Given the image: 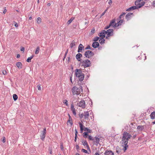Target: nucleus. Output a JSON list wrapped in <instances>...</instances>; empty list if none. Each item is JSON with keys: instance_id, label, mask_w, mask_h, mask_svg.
<instances>
[{"instance_id": "obj_1", "label": "nucleus", "mask_w": 155, "mask_h": 155, "mask_svg": "<svg viewBox=\"0 0 155 155\" xmlns=\"http://www.w3.org/2000/svg\"><path fill=\"white\" fill-rule=\"evenodd\" d=\"M113 30L112 29H109L105 31L104 30H102L101 32H100L99 34V36L101 38L99 40V42L101 44H102L104 43L105 40L104 38L105 37V34H107L106 38H108L110 36H112L113 35Z\"/></svg>"}, {"instance_id": "obj_2", "label": "nucleus", "mask_w": 155, "mask_h": 155, "mask_svg": "<svg viewBox=\"0 0 155 155\" xmlns=\"http://www.w3.org/2000/svg\"><path fill=\"white\" fill-rule=\"evenodd\" d=\"M132 137V136L129 133L126 132H124L123 134L122 138V145L124 147L123 149L124 152H125L127 150L128 145L127 144L128 141Z\"/></svg>"}, {"instance_id": "obj_3", "label": "nucleus", "mask_w": 155, "mask_h": 155, "mask_svg": "<svg viewBox=\"0 0 155 155\" xmlns=\"http://www.w3.org/2000/svg\"><path fill=\"white\" fill-rule=\"evenodd\" d=\"M145 2L143 1V0H139L136 1L135 2V5L136 6H134L131 7L132 10H134L138 8H140L143 6Z\"/></svg>"}, {"instance_id": "obj_4", "label": "nucleus", "mask_w": 155, "mask_h": 155, "mask_svg": "<svg viewBox=\"0 0 155 155\" xmlns=\"http://www.w3.org/2000/svg\"><path fill=\"white\" fill-rule=\"evenodd\" d=\"M75 73L76 76L78 78L79 81H83L84 78V75L82 73L81 70L76 69Z\"/></svg>"}, {"instance_id": "obj_5", "label": "nucleus", "mask_w": 155, "mask_h": 155, "mask_svg": "<svg viewBox=\"0 0 155 155\" xmlns=\"http://www.w3.org/2000/svg\"><path fill=\"white\" fill-rule=\"evenodd\" d=\"M83 91L82 87L80 86L79 88H78L76 87H73L72 88V92L74 95H76L78 96L80 94L81 91Z\"/></svg>"}, {"instance_id": "obj_6", "label": "nucleus", "mask_w": 155, "mask_h": 155, "mask_svg": "<svg viewBox=\"0 0 155 155\" xmlns=\"http://www.w3.org/2000/svg\"><path fill=\"white\" fill-rule=\"evenodd\" d=\"M81 66H83L84 68L89 67L91 65L90 61L88 60L83 61L81 62Z\"/></svg>"}, {"instance_id": "obj_7", "label": "nucleus", "mask_w": 155, "mask_h": 155, "mask_svg": "<svg viewBox=\"0 0 155 155\" xmlns=\"http://www.w3.org/2000/svg\"><path fill=\"white\" fill-rule=\"evenodd\" d=\"M94 55L92 51L90 50H87L84 53L85 56L88 58H90V57Z\"/></svg>"}, {"instance_id": "obj_8", "label": "nucleus", "mask_w": 155, "mask_h": 155, "mask_svg": "<svg viewBox=\"0 0 155 155\" xmlns=\"http://www.w3.org/2000/svg\"><path fill=\"white\" fill-rule=\"evenodd\" d=\"M84 131H87V132H84L83 133V136L85 138H87L88 136V133H91V130L88 129L87 128L85 127L84 128Z\"/></svg>"}, {"instance_id": "obj_9", "label": "nucleus", "mask_w": 155, "mask_h": 155, "mask_svg": "<svg viewBox=\"0 0 155 155\" xmlns=\"http://www.w3.org/2000/svg\"><path fill=\"white\" fill-rule=\"evenodd\" d=\"M46 128H44L42 133L40 136L41 139L42 140H43L45 137V134H46Z\"/></svg>"}, {"instance_id": "obj_10", "label": "nucleus", "mask_w": 155, "mask_h": 155, "mask_svg": "<svg viewBox=\"0 0 155 155\" xmlns=\"http://www.w3.org/2000/svg\"><path fill=\"white\" fill-rule=\"evenodd\" d=\"M120 20L117 23H115V25L114 26V28H116L117 27H118L119 26L121 25L122 23L124 22L123 19H120Z\"/></svg>"}, {"instance_id": "obj_11", "label": "nucleus", "mask_w": 155, "mask_h": 155, "mask_svg": "<svg viewBox=\"0 0 155 155\" xmlns=\"http://www.w3.org/2000/svg\"><path fill=\"white\" fill-rule=\"evenodd\" d=\"M79 106L84 108L85 107V104L84 100H81L79 103Z\"/></svg>"}, {"instance_id": "obj_12", "label": "nucleus", "mask_w": 155, "mask_h": 155, "mask_svg": "<svg viewBox=\"0 0 155 155\" xmlns=\"http://www.w3.org/2000/svg\"><path fill=\"white\" fill-rule=\"evenodd\" d=\"M89 116V113L88 111H84V118L86 120H88V117Z\"/></svg>"}, {"instance_id": "obj_13", "label": "nucleus", "mask_w": 155, "mask_h": 155, "mask_svg": "<svg viewBox=\"0 0 155 155\" xmlns=\"http://www.w3.org/2000/svg\"><path fill=\"white\" fill-rule=\"evenodd\" d=\"M105 155H114V153L111 150H107L104 153Z\"/></svg>"}, {"instance_id": "obj_14", "label": "nucleus", "mask_w": 155, "mask_h": 155, "mask_svg": "<svg viewBox=\"0 0 155 155\" xmlns=\"http://www.w3.org/2000/svg\"><path fill=\"white\" fill-rule=\"evenodd\" d=\"M94 138L95 139L93 141L96 145H97L100 141V139L96 136Z\"/></svg>"}, {"instance_id": "obj_15", "label": "nucleus", "mask_w": 155, "mask_h": 155, "mask_svg": "<svg viewBox=\"0 0 155 155\" xmlns=\"http://www.w3.org/2000/svg\"><path fill=\"white\" fill-rule=\"evenodd\" d=\"M133 14L130 12L128 13L126 15V18L128 21L129 19L131 18V15H132Z\"/></svg>"}, {"instance_id": "obj_16", "label": "nucleus", "mask_w": 155, "mask_h": 155, "mask_svg": "<svg viewBox=\"0 0 155 155\" xmlns=\"http://www.w3.org/2000/svg\"><path fill=\"white\" fill-rule=\"evenodd\" d=\"M84 48L83 45L81 44H80L78 47V52L79 53L81 52V51L83 49V48Z\"/></svg>"}, {"instance_id": "obj_17", "label": "nucleus", "mask_w": 155, "mask_h": 155, "mask_svg": "<svg viewBox=\"0 0 155 155\" xmlns=\"http://www.w3.org/2000/svg\"><path fill=\"white\" fill-rule=\"evenodd\" d=\"M68 115L69 116V118L67 121V124H68V123H70L71 125L72 126L73 125V122L72 118L69 114H68Z\"/></svg>"}, {"instance_id": "obj_18", "label": "nucleus", "mask_w": 155, "mask_h": 155, "mask_svg": "<svg viewBox=\"0 0 155 155\" xmlns=\"http://www.w3.org/2000/svg\"><path fill=\"white\" fill-rule=\"evenodd\" d=\"M99 45V43L95 41L93 43L92 46L94 48H96Z\"/></svg>"}, {"instance_id": "obj_19", "label": "nucleus", "mask_w": 155, "mask_h": 155, "mask_svg": "<svg viewBox=\"0 0 155 155\" xmlns=\"http://www.w3.org/2000/svg\"><path fill=\"white\" fill-rule=\"evenodd\" d=\"M78 124L80 125L81 133H82L83 132V130H84V128H83L84 127V125L81 122H79Z\"/></svg>"}, {"instance_id": "obj_20", "label": "nucleus", "mask_w": 155, "mask_h": 155, "mask_svg": "<svg viewBox=\"0 0 155 155\" xmlns=\"http://www.w3.org/2000/svg\"><path fill=\"white\" fill-rule=\"evenodd\" d=\"M82 56V55L79 53H78L76 56V58L78 61H80V58Z\"/></svg>"}, {"instance_id": "obj_21", "label": "nucleus", "mask_w": 155, "mask_h": 155, "mask_svg": "<svg viewBox=\"0 0 155 155\" xmlns=\"http://www.w3.org/2000/svg\"><path fill=\"white\" fill-rule=\"evenodd\" d=\"M83 145L84 146H86L87 147V149H89L90 150V147H89V145H88L86 141H82V142Z\"/></svg>"}, {"instance_id": "obj_22", "label": "nucleus", "mask_w": 155, "mask_h": 155, "mask_svg": "<svg viewBox=\"0 0 155 155\" xmlns=\"http://www.w3.org/2000/svg\"><path fill=\"white\" fill-rule=\"evenodd\" d=\"M144 128V126L142 125H139L137 127V129L138 130L142 131V130Z\"/></svg>"}, {"instance_id": "obj_23", "label": "nucleus", "mask_w": 155, "mask_h": 155, "mask_svg": "<svg viewBox=\"0 0 155 155\" xmlns=\"http://www.w3.org/2000/svg\"><path fill=\"white\" fill-rule=\"evenodd\" d=\"M16 65L19 69H21L22 68V64L21 62H17Z\"/></svg>"}, {"instance_id": "obj_24", "label": "nucleus", "mask_w": 155, "mask_h": 155, "mask_svg": "<svg viewBox=\"0 0 155 155\" xmlns=\"http://www.w3.org/2000/svg\"><path fill=\"white\" fill-rule=\"evenodd\" d=\"M150 118L152 119H155V111L152 112L150 114Z\"/></svg>"}, {"instance_id": "obj_25", "label": "nucleus", "mask_w": 155, "mask_h": 155, "mask_svg": "<svg viewBox=\"0 0 155 155\" xmlns=\"http://www.w3.org/2000/svg\"><path fill=\"white\" fill-rule=\"evenodd\" d=\"M115 22V20H114L110 22L109 25L111 26H113L114 27V26L115 25L114 24Z\"/></svg>"}, {"instance_id": "obj_26", "label": "nucleus", "mask_w": 155, "mask_h": 155, "mask_svg": "<svg viewBox=\"0 0 155 155\" xmlns=\"http://www.w3.org/2000/svg\"><path fill=\"white\" fill-rule=\"evenodd\" d=\"M75 42L74 41H72L70 45V47L71 48H73L74 46L75 45Z\"/></svg>"}, {"instance_id": "obj_27", "label": "nucleus", "mask_w": 155, "mask_h": 155, "mask_svg": "<svg viewBox=\"0 0 155 155\" xmlns=\"http://www.w3.org/2000/svg\"><path fill=\"white\" fill-rule=\"evenodd\" d=\"M40 50V48L38 46L37 47L36 49L35 50V53L36 54H38L39 53V51Z\"/></svg>"}, {"instance_id": "obj_28", "label": "nucleus", "mask_w": 155, "mask_h": 155, "mask_svg": "<svg viewBox=\"0 0 155 155\" xmlns=\"http://www.w3.org/2000/svg\"><path fill=\"white\" fill-rule=\"evenodd\" d=\"M34 57L33 55H32V56L28 57L27 59V61L28 62H31V60Z\"/></svg>"}, {"instance_id": "obj_29", "label": "nucleus", "mask_w": 155, "mask_h": 155, "mask_svg": "<svg viewBox=\"0 0 155 155\" xmlns=\"http://www.w3.org/2000/svg\"><path fill=\"white\" fill-rule=\"evenodd\" d=\"M126 13L125 12L123 13L120 15V16L119 18L120 19H123Z\"/></svg>"}, {"instance_id": "obj_30", "label": "nucleus", "mask_w": 155, "mask_h": 155, "mask_svg": "<svg viewBox=\"0 0 155 155\" xmlns=\"http://www.w3.org/2000/svg\"><path fill=\"white\" fill-rule=\"evenodd\" d=\"M116 152L118 153H119L121 151V150L120 149L119 147L118 146L116 147Z\"/></svg>"}, {"instance_id": "obj_31", "label": "nucleus", "mask_w": 155, "mask_h": 155, "mask_svg": "<svg viewBox=\"0 0 155 155\" xmlns=\"http://www.w3.org/2000/svg\"><path fill=\"white\" fill-rule=\"evenodd\" d=\"M37 22L38 24H40L41 22V19L40 17H38L37 20Z\"/></svg>"}, {"instance_id": "obj_32", "label": "nucleus", "mask_w": 155, "mask_h": 155, "mask_svg": "<svg viewBox=\"0 0 155 155\" xmlns=\"http://www.w3.org/2000/svg\"><path fill=\"white\" fill-rule=\"evenodd\" d=\"M88 139H89V140H94V138H93L92 137H91V136L90 135H89V136H88Z\"/></svg>"}, {"instance_id": "obj_33", "label": "nucleus", "mask_w": 155, "mask_h": 155, "mask_svg": "<svg viewBox=\"0 0 155 155\" xmlns=\"http://www.w3.org/2000/svg\"><path fill=\"white\" fill-rule=\"evenodd\" d=\"M63 103L64 104H65L66 106H68V101L67 100H64L63 101Z\"/></svg>"}, {"instance_id": "obj_34", "label": "nucleus", "mask_w": 155, "mask_h": 155, "mask_svg": "<svg viewBox=\"0 0 155 155\" xmlns=\"http://www.w3.org/2000/svg\"><path fill=\"white\" fill-rule=\"evenodd\" d=\"M99 39V37H96L94 38L93 40L94 41H98Z\"/></svg>"}, {"instance_id": "obj_35", "label": "nucleus", "mask_w": 155, "mask_h": 155, "mask_svg": "<svg viewBox=\"0 0 155 155\" xmlns=\"http://www.w3.org/2000/svg\"><path fill=\"white\" fill-rule=\"evenodd\" d=\"M72 111V112L73 113V114L75 116L76 114V113L75 111V109H73L71 110Z\"/></svg>"}, {"instance_id": "obj_36", "label": "nucleus", "mask_w": 155, "mask_h": 155, "mask_svg": "<svg viewBox=\"0 0 155 155\" xmlns=\"http://www.w3.org/2000/svg\"><path fill=\"white\" fill-rule=\"evenodd\" d=\"M13 23L14 24V26L16 28L18 27V24L17 23L15 22V21H13Z\"/></svg>"}, {"instance_id": "obj_37", "label": "nucleus", "mask_w": 155, "mask_h": 155, "mask_svg": "<svg viewBox=\"0 0 155 155\" xmlns=\"http://www.w3.org/2000/svg\"><path fill=\"white\" fill-rule=\"evenodd\" d=\"M79 115L80 118H82L84 117V113H79Z\"/></svg>"}, {"instance_id": "obj_38", "label": "nucleus", "mask_w": 155, "mask_h": 155, "mask_svg": "<svg viewBox=\"0 0 155 155\" xmlns=\"http://www.w3.org/2000/svg\"><path fill=\"white\" fill-rule=\"evenodd\" d=\"M81 151L82 152H84L85 153H87V150L84 149H82L81 150Z\"/></svg>"}, {"instance_id": "obj_39", "label": "nucleus", "mask_w": 155, "mask_h": 155, "mask_svg": "<svg viewBox=\"0 0 155 155\" xmlns=\"http://www.w3.org/2000/svg\"><path fill=\"white\" fill-rule=\"evenodd\" d=\"M2 141L3 143H4L5 142V137H2Z\"/></svg>"}, {"instance_id": "obj_40", "label": "nucleus", "mask_w": 155, "mask_h": 155, "mask_svg": "<svg viewBox=\"0 0 155 155\" xmlns=\"http://www.w3.org/2000/svg\"><path fill=\"white\" fill-rule=\"evenodd\" d=\"M37 87L38 88V90H41V87L40 86V85H37Z\"/></svg>"}, {"instance_id": "obj_41", "label": "nucleus", "mask_w": 155, "mask_h": 155, "mask_svg": "<svg viewBox=\"0 0 155 155\" xmlns=\"http://www.w3.org/2000/svg\"><path fill=\"white\" fill-rule=\"evenodd\" d=\"M91 47L89 45H88L86 48V49H91Z\"/></svg>"}, {"instance_id": "obj_42", "label": "nucleus", "mask_w": 155, "mask_h": 155, "mask_svg": "<svg viewBox=\"0 0 155 155\" xmlns=\"http://www.w3.org/2000/svg\"><path fill=\"white\" fill-rule=\"evenodd\" d=\"M75 136H77V134L78 133V132L76 129H75Z\"/></svg>"}, {"instance_id": "obj_43", "label": "nucleus", "mask_w": 155, "mask_h": 155, "mask_svg": "<svg viewBox=\"0 0 155 155\" xmlns=\"http://www.w3.org/2000/svg\"><path fill=\"white\" fill-rule=\"evenodd\" d=\"M2 72L4 75H6L7 74V72L5 70H3Z\"/></svg>"}, {"instance_id": "obj_44", "label": "nucleus", "mask_w": 155, "mask_h": 155, "mask_svg": "<svg viewBox=\"0 0 155 155\" xmlns=\"http://www.w3.org/2000/svg\"><path fill=\"white\" fill-rule=\"evenodd\" d=\"M60 148L61 149V150L63 151V150L64 149V147L62 144H61L60 146Z\"/></svg>"}, {"instance_id": "obj_45", "label": "nucleus", "mask_w": 155, "mask_h": 155, "mask_svg": "<svg viewBox=\"0 0 155 155\" xmlns=\"http://www.w3.org/2000/svg\"><path fill=\"white\" fill-rule=\"evenodd\" d=\"M74 109V105L73 104H72L71 105V110H72V109Z\"/></svg>"}, {"instance_id": "obj_46", "label": "nucleus", "mask_w": 155, "mask_h": 155, "mask_svg": "<svg viewBox=\"0 0 155 155\" xmlns=\"http://www.w3.org/2000/svg\"><path fill=\"white\" fill-rule=\"evenodd\" d=\"M76 148L77 150H78L79 149V147L78 145H76Z\"/></svg>"}, {"instance_id": "obj_47", "label": "nucleus", "mask_w": 155, "mask_h": 155, "mask_svg": "<svg viewBox=\"0 0 155 155\" xmlns=\"http://www.w3.org/2000/svg\"><path fill=\"white\" fill-rule=\"evenodd\" d=\"M49 151L50 152V154H52V150L51 149L49 148Z\"/></svg>"}, {"instance_id": "obj_48", "label": "nucleus", "mask_w": 155, "mask_h": 155, "mask_svg": "<svg viewBox=\"0 0 155 155\" xmlns=\"http://www.w3.org/2000/svg\"><path fill=\"white\" fill-rule=\"evenodd\" d=\"M106 10H105V11H104L101 15V17H102V16H103L104 14L106 12Z\"/></svg>"}, {"instance_id": "obj_49", "label": "nucleus", "mask_w": 155, "mask_h": 155, "mask_svg": "<svg viewBox=\"0 0 155 155\" xmlns=\"http://www.w3.org/2000/svg\"><path fill=\"white\" fill-rule=\"evenodd\" d=\"M71 22V20H70V19L67 22V24L68 25L70 24Z\"/></svg>"}, {"instance_id": "obj_50", "label": "nucleus", "mask_w": 155, "mask_h": 155, "mask_svg": "<svg viewBox=\"0 0 155 155\" xmlns=\"http://www.w3.org/2000/svg\"><path fill=\"white\" fill-rule=\"evenodd\" d=\"M110 27V26L109 25L105 27L104 29H107L108 28H109Z\"/></svg>"}, {"instance_id": "obj_51", "label": "nucleus", "mask_w": 155, "mask_h": 155, "mask_svg": "<svg viewBox=\"0 0 155 155\" xmlns=\"http://www.w3.org/2000/svg\"><path fill=\"white\" fill-rule=\"evenodd\" d=\"M131 10H132V8H131V7H130V8H128V9H127V11H130Z\"/></svg>"}, {"instance_id": "obj_52", "label": "nucleus", "mask_w": 155, "mask_h": 155, "mask_svg": "<svg viewBox=\"0 0 155 155\" xmlns=\"http://www.w3.org/2000/svg\"><path fill=\"white\" fill-rule=\"evenodd\" d=\"M25 48L24 47H22L21 49V51H24V50Z\"/></svg>"}, {"instance_id": "obj_53", "label": "nucleus", "mask_w": 155, "mask_h": 155, "mask_svg": "<svg viewBox=\"0 0 155 155\" xmlns=\"http://www.w3.org/2000/svg\"><path fill=\"white\" fill-rule=\"evenodd\" d=\"M6 11H7L6 9H4V10L3 12V13H4V14H5L6 12Z\"/></svg>"}, {"instance_id": "obj_54", "label": "nucleus", "mask_w": 155, "mask_h": 155, "mask_svg": "<svg viewBox=\"0 0 155 155\" xmlns=\"http://www.w3.org/2000/svg\"><path fill=\"white\" fill-rule=\"evenodd\" d=\"M17 97V95L16 94H14L13 95V97Z\"/></svg>"}, {"instance_id": "obj_55", "label": "nucleus", "mask_w": 155, "mask_h": 155, "mask_svg": "<svg viewBox=\"0 0 155 155\" xmlns=\"http://www.w3.org/2000/svg\"><path fill=\"white\" fill-rule=\"evenodd\" d=\"M39 97H37V98H36V101H39L40 100V99L39 100Z\"/></svg>"}, {"instance_id": "obj_56", "label": "nucleus", "mask_w": 155, "mask_h": 155, "mask_svg": "<svg viewBox=\"0 0 155 155\" xmlns=\"http://www.w3.org/2000/svg\"><path fill=\"white\" fill-rule=\"evenodd\" d=\"M94 31H95V30L94 29L92 30L91 31V33H94Z\"/></svg>"}, {"instance_id": "obj_57", "label": "nucleus", "mask_w": 155, "mask_h": 155, "mask_svg": "<svg viewBox=\"0 0 155 155\" xmlns=\"http://www.w3.org/2000/svg\"><path fill=\"white\" fill-rule=\"evenodd\" d=\"M112 0H110L109 1V2H108V3L109 4H111L112 3V1H111Z\"/></svg>"}, {"instance_id": "obj_58", "label": "nucleus", "mask_w": 155, "mask_h": 155, "mask_svg": "<svg viewBox=\"0 0 155 155\" xmlns=\"http://www.w3.org/2000/svg\"><path fill=\"white\" fill-rule=\"evenodd\" d=\"M77 136H75V138H74V141L75 142L76 141L77 139Z\"/></svg>"}, {"instance_id": "obj_59", "label": "nucleus", "mask_w": 155, "mask_h": 155, "mask_svg": "<svg viewBox=\"0 0 155 155\" xmlns=\"http://www.w3.org/2000/svg\"><path fill=\"white\" fill-rule=\"evenodd\" d=\"M18 97H13L14 100L15 101H16L18 99Z\"/></svg>"}, {"instance_id": "obj_60", "label": "nucleus", "mask_w": 155, "mask_h": 155, "mask_svg": "<svg viewBox=\"0 0 155 155\" xmlns=\"http://www.w3.org/2000/svg\"><path fill=\"white\" fill-rule=\"evenodd\" d=\"M136 135H134L133 136V137H132L133 138V139H134L135 138V137H136Z\"/></svg>"}, {"instance_id": "obj_61", "label": "nucleus", "mask_w": 155, "mask_h": 155, "mask_svg": "<svg viewBox=\"0 0 155 155\" xmlns=\"http://www.w3.org/2000/svg\"><path fill=\"white\" fill-rule=\"evenodd\" d=\"M74 18H71L70 20H71V22H72V21H73V20L74 19Z\"/></svg>"}, {"instance_id": "obj_62", "label": "nucleus", "mask_w": 155, "mask_h": 155, "mask_svg": "<svg viewBox=\"0 0 155 155\" xmlns=\"http://www.w3.org/2000/svg\"><path fill=\"white\" fill-rule=\"evenodd\" d=\"M74 18H71L70 20H71V22H72V21H73V20L74 19Z\"/></svg>"}, {"instance_id": "obj_63", "label": "nucleus", "mask_w": 155, "mask_h": 155, "mask_svg": "<svg viewBox=\"0 0 155 155\" xmlns=\"http://www.w3.org/2000/svg\"><path fill=\"white\" fill-rule=\"evenodd\" d=\"M20 57V55L19 54H18L17 55V58H19Z\"/></svg>"}, {"instance_id": "obj_64", "label": "nucleus", "mask_w": 155, "mask_h": 155, "mask_svg": "<svg viewBox=\"0 0 155 155\" xmlns=\"http://www.w3.org/2000/svg\"><path fill=\"white\" fill-rule=\"evenodd\" d=\"M70 81H71V82L72 83V77H71H71H70Z\"/></svg>"}]
</instances>
